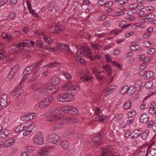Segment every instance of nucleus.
<instances>
[{
    "mask_svg": "<svg viewBox=\"0 0 156 156\" xmlns=\"http://www.w3.org/2000/svg\"><path fill=\"white\" fill-rule=\"evenodd\" d=\"M7 96L6 94H3L0 98V110L4 107H6L5 105L7 103Z\"/></svg>",
    "mask_w": 156,
    "mask_h": 156,
    "instance_id": "4468645a",
    "label": "nucleus"
},
{
    "mask_svg": "<svg viewBox=\"0 0 156 156\" xmlns=\"http://www.w3.org/2000/svg\"><path fill=\"white\" fill-rule=\"evenodd\" d=\"M43 133L40 132L37 133L34 136L33 142L37 145H41L44 142Z\"/></svg>",
    "mask_w": 156,
    "mask_h": 156,
    "instance_id": "6e6552de",
    "label": "nucleus"
},
{
    "mask_svg": "<svg viewBox=\"0 0 156 156\" xmlns=\"http://www.w3.org/2000/svg\"><path fill=\"white\" fill-rule=\"evenodd\" d=\"M105 58L106 60V62H111V56L107 54L105 55Z\"/></svg>",
    "mask_w": 156,
    "mask_h": 156,
    "instance_id": "338daca9",
    "label": "nucleus"
},
{
    "mask_svg": "<svg viewBox=\"0 0 156 156\" xmlns=\"http://www.w3.org/2000/svg\"><path fill=\"white\" fill-rule=\"evenodd\" d=\"M154 74V72L153 71H150L147 72L146 74V78L148 79L152 76Z\"/></svg>",
    "mask_w": 156,
    "mask_h": 156,
    "instance_id": "5fc2aeb1",
    "label": "nucleus"
},
{
    "mask_svg": "<svg viewBox=\"0 0 156 156\" xmlns=\"http://www.w3.org/2000/svg\"><path fill=\"white\" fill-rule=\"evenodd\" d=\"M30 120L33 119L36 117V115L35 113H29L28 114Z\"/></svg>",
    "mask_w": 156,
    "mask_h": 156,
    "instance_id": "6e6d98bb",
    "label": "nucleus"
},
{
    "mask_svg": "<svg viewBox=\"0 0 156 156\" xmlns=\"http://www.w3.org/2000/svg\"><path fill=\"white\" fill-rule=\"evenodd\" d=\"M15 73L12 71L11 70L10 73H9L8 74L7 77L9 79H11L14 76Z\"/></svg>",
    "mask_w": 156,
    "mask_h": 156,
    "instance_id": "052dcab7",
    "label": "nucleus"
},
{
    "mask_svg": "<svg viewBox=\"0 0 156 156\" xmlns=\"http://www.w3.org/2000/svg\"><path fill=\"white\" fill-rule=\"evenodd\" d=\"M155 53V49L154 48H151L147 51V53L148 54L152 55Z\"/></svg>",
    "mask_w": 156,
    "mask_h": 156,
    "instance_id": "e2e57ef3",
    "label": "nucleus"
},
{
    "mask_svg": "<svg viewBox=\"0 0 156 156\" xmlns=\"http://www.w3.org/2000/svg\"><path fill=\"white\" fill-rule=\"evenodd\" d=\"M142 83V81L141 80H138L136 81L134 83L135 86L134 87H139L140 86Z\"/></svg>",
    "mask_w": 156,
    "mask_h": 156,
    "instance_id": "de8ad7c7",
    "label": "nucleus"
},
{
    "mask_svg": "<svg viewBox=\"0 0 156 156\" xmlns=\"http://www.w3.org/2000/svg\"><path fill=\"white\" fill-rule=\"evenodd\" d=\"M102 68L104 69L106 71L107 75L108 76H110L111 75L112 71L111 69V66H110L108 64H107L105 66H103L102 67Z\"/></svg>",
    "mask_w": 156,
    "mask_h": 156,
    "instance_id": "c85d7f7f",
    "label": "nucleus"
},
{
    "mask_svg": "<svg viewBox=\"0 0 156 156\" xmlns=\"http://www.w3.org/2000/svg\"><path fill=\"white\" fill-rule=\"evenodd\" d=\"M106 17L107 16L106 15H102L98 17V20L99 21H103L105 20Z\"/></svg>",
    "mask_w": 156,
    "mask_h": 156,
    "instance_id": "0e129e2a",
    "label": "nucleus"
},
{
    "mask_svg": "<svg viewBox=\"0 0 156 156\" xmlns=\"http://www.w3.org/2000/svg\"><path fill=\"white\" fill-rule=\"evenodd\" d=\"M148 154V151H141L139 152L137 154V156H147Z\"/></svg>",
    "mask_w": 156,
    "mask_h": 156,
    "instance_id": "79ce46f5",
    "label": "nucleus"
},
{
    "mask_svg": "<svg viewBox=\"0 0 156 156\" xmlns=\"http://www.w3.org/2000/svg\"><path fill=\"white\" fill-rule=\"evenodd\" d=\"M153 83L151 81H148L145 85L146 88H149L151 87Z\"/></svg>",
    "mask_w": 156,
    "mask_h": 156,
    "instance_id": "680f3d73",
    "label": "nucleus"
},
{
    "mask_svg": "<svg viewBox=\"0 0 156 156\" xmlns=\"http://www.w3.org/2000/svg\"><path fill=\"white\" fill-rule=\"evenodd\" d=\"M62 90L65 91H69L73 94H77L80 90V87L78 85L73 86L70 82L65 83L62 88Z\"/></svg>",
    "mask_w": 156,
    "mask_h": 156,
    "instance_id": "f03ea898",
    "label": "nucleus"
},
{
    "mask_svg": "<svg viewBox=\"0 0 156 156\" xmlns=\"http://www.w3.org/2000/svg\"><path fill=\"white\" fill-rule=\"evenodd\" d=\"M54 99L53 97H50L42 100L39 103V107L43 108L47 107L52 102Z\"/></svg>",
    "mask_w": 156,
    "mask_h": 156,
    "instance_id": "1a4fd4ad",
    "label": "nucleus"
},
{
    "mask_svg": "<svg viewBox=\"0 0 156 156\" xmlns=\"http://www.w3.org/2000/svg\"><path fill=\"white\" fill-rule=\"evenodd\" d=\"M10 134V133L9 130L4 129L0 132V139H3L6 138Z\"/></svg>",
    "mask_w": 156,
    "mask_h": 156,
    "instance_id": "b1692460",
    "label": "nucleus"
},
{
    "mask_svg": "<svg viewBox=\"0 0 156 156\" xmlns=\"http://www.w3.org/2000/svg\"><path fill=\"white\" fill-rule=\"evenodd\" d=\"M90 73L89 71H86L84 73V76L80 78V80L84 82H89L91 81L92 79V77L91 76L88 75Z\"/></svg>",
    "mask_w": 156,
    "mask_h": 156,
    "instance_id": "6ab92c4d",
    "label": "nucleus"
},
{
    "mask_svg": "<svg viewBox=\"0 0 156 156\" xmlns=\"http://www.w3.org/2000/svg\"><path fill=\"white\" fill-rule=\"evenodd\" d=\"M136 90V88L134 86H131L129 87H128L127 94L129 95H131L133 94Z\"/></svg>",
    "mask_w": 156,
    "mask_h": 156,
    "instance_id": "7c9ffc66",
    "label": "nucleus"
},
{
    "mask_svg": "<svg viewBox=\"0 0 156 156\" xmlns=\"http://www.w3.org/2000/svg\"><path fill=\"white\" fill-rule=\"evenodd\" d=\"M147 126L148 128H151L154 132H156V122L150 121L148 123Z\"/></svg>",
    "mask_w": 156,
    "mask_h": 156,
    "instance_id": "c756f323",
    "label": "nucleus"
},
{
    "mask_svg": "<svg viewBox=\"0 0 156 156\" xmlns=\"http://www.w3.org/2000/svg\"><path fill=\"white\" fill-rule=\"evenodd\" d=\"M36 43L37 45L41 48H43L46 50H48L50 51H53L54 49L53 48L50 47L48 44V45H44L43 44V42L40 40H37L36 41Z\"/></svg>",
    "mask_w": 156,
    "mask_h": 156,
    "instance_id": "dca6fc26",
    "label": "nucleus"
},
{
    "mask_svg": "<svg viewBox=\"0 0 156 156\" xmlns=\"http://www.w3.org/2000/svg\"><path fill=\"white\" fill-rule=\"evenodd\" d=\"M76 119H74V118L72 117H67L66 119V121L69 123L76 122Z\"/></svg>",
    "mask_w": 156,
    "mask_h": 156,
    "instance_id": "49530a36",
    "label": "nucleus"
},
{
    "mask_svg": "<svg viewBox=\"0 0 156 156\" xmlns=\"http://www.w3.org/2000/svg\"><path fill=\"white\" fill-rule=\"evenodd\" d=\"M93 72L95 76H97L101 74V72L99 71L98 69L97 68H94L93 69Z\"/></svg>",
    "mask_w": 156,
    "mask_h": 156,
    "instance_id": "603ef678",
    "label": "nucleus"
},
{
    "mask_svg": "<svg viewBox=\"0 0 156 156\" xmlns=\"http://www.w3.org/2000/svg\"><path fill=\"white\" fill-rule=\"evenodd\" d=\"M28 11H29L30 13L35 17H38V15L33 10L32 7L30 8V9H28Z\"/></svg>",
    "mask_w": 156,
    "mask_h": 156,
    "instance_id": "3c124183",
    "label": "nucleus"
},
{
    "mask_svg": "<svg viewBox=\"0 0 156 156\" xmlns=\"http://www.w3.org/2000/svg\"><path fill=\"white\" fill-rule=\"evenodd\" d=\"M33 126L27 125L24 126L23 125H19L15 129V132L16 133H20L23 131V135L26 136L28 135L33 129Z\"/></svg>",
    "mask_w": 156,
    "mask_h": 156,
    "instance_id": "f257e3e1",
    "label": "nucleus"
},
{
    "mask_svg": "<svg viewBox=\"0 0 156 156\" xmlns=\"http://www.w3.org/2000/svg\"><path fill=\"white\" fill-rule=\"evenodd\" d=\"M84 49V54L87 53L88 55V57L90 60L94 61L95 60L99 59L100 58V55L98 54H95V55H92L91 50L90 48L85 47Z\"/></svg>",
    "mask_w": 156,
    "mask_h": 156,
    "instance_id": "9b49d317",
    "label": "nucleus"
},
{
    "mask_svg": "<svg viewBox=\"0 0 156 156\" xmlns=\"http://www.w3.org/2000/svg\"><path fill=\"white\" fill-rule=\"evenodd\" d=\"M50 82L55 85L58 84L59 82V79L57 76H53L51 80H50Z\"/></svg>",
    "mask_w": 156,
    "mask_h": 156,
    "instance_id": "c9c22d12",
    "label": "nucleus"
},
{
    "mask_svg": "<svg viewBox=\"0 0 156 156\" xmlns=\"http://www.w3.org/2000/svg\"><path fill=\"white\" fill-rule=\"evenodd\" d=\"M55 5V2L53 1L51 2L48 5V9L49 10H53L54 8Z\"/></svg>",
    "mask_w": 156,
    "mask_h": 156,
    "instance_id": "c03bdc74",
    "label": "nucleus"
},
{
    "mask_svg": "<svg viewBox=\"0 0 156 156\" xmlns=\"http://www.w3.org/2000/svg\"><path fill=\"white\" fill-rule=\"evenodd\" d=\"M40 63V62H35L32 65L29 66L30 68H31V69L33 70V71L35 72V70L36 69V68L37 66H39V64Z\"/></svg>",
    "mask_w": 156,
    "mask_h": 156,
    "instance_id": "a19ab883",
    "label": "nucleus"
},
{
    "mask_svg": "<svg viewBox=\"0 0 156 156\" xmlns=\"http://www.w3.org/2000/svg\"><path fill=\"white\" fill-rule=\"evenodd\" d=\"M50 150V148L49 147H44L41 149H40L38 151V154H47V153Z\"/></svg>",
    "mask_w": 156,
    "mask_h": 156,
    "instance_id": "393cba45",
    "label": "nucleus"
},
{
    "mask_svg": "<svg viewBox=\"0 0 156 156\" xmlns=\"http://www.w3.org/2000/svg\"><path fill=\"white\" fill-rule=\"evenodd\" d=\"M23 92V90L20 87L15 88L10 93L13 98H16L19 97L20 94H22Z\"/></svg>",
    "mask_w": 156,
    "mask_h": 156,
    "instance_id": "ddd939ff",
    "label": "nucleus"
},
{
    "mask_svg": "<svg viewBox=\"0 0 156 156\" xmlns=\"http://www.w3.org/2000/svg\"><path fill=\"white\" fill-rule=\"evenodd\" d=\"M16 15V13L14 12H11L9 15V17L7 19V20L8 21L10 20L15 17Z\"/></svg>",
    "mask_w": 156,
    "mask_h": 156,
    "instance_id": "8fccbe9b",
    "label": "nucleus"
},
{
    "mask_svg": "<svg viewBox=\"0 0 156 156\" xmlns=\"http://www.w3.org/2000/svg\"><path fill=\"white\" fill-rule=\"evenodd\" d=\"M138 6V4L137 3H133L131 4L129 6V8L130 9L137 8Z\"/></svg>",
    "mask_w": 156,
    "mask_h": 156,
    "instance_id": "69168bd1",
    "label": "nucleus"
},
{
    "mask_svg": "<svg viewBox=\"0 0 156 156\" xmlns=\"http://www.w3.org/2000/svg\"><path fill=\"white\" fill-rule=\"evenodd\" d=\"M44 84L43 83H37L33 84L31 88L34 91L39 90L44 87Z\"/></svg>",
    "mask_w": 156,
    "mask_h": 156,
    "instance_id": "a211bd4d",
    "label": "nucleus"
},
{
    "mask_svg": "<svg viewBox=\"0 0 156 156\" xmlns=\"http://www.w3.org/2000/svg\"><path fill=\"white\" fill-rule=\"evenodd\" d=\"M21 120L23 121H27L29 120L30 119L29 118L28 114L25 115L23 116H22L21 118Z\"/></svg>",
    "mask_w": 156,
    "mask_h": 156,
    "instance_id": "13d9d810",
    "label": "nucleus"
},
{
    "mask_svg": "<svg viewBox=\"0 0 156 156\" xmlns=\"http://www.w3.org/2000/svg\"><path fill=\"white\" fill-rule=\"evenodd\" d=\"M152 146L151 145L148 147V151H150V154L152 156H156V149L152 148Z\"/></svg>",
    "mask_w": 156,
    "mask_h": 156,
    "instance_id": "2f4dec72",
    "label": "nucleus"
},
{
    "mask_svg": "<svg viewBox=\"0 0 156 156\" xmlns=\"http://www.w3.org/2000/svg\"><path fill=\"white\" fill-rule=\"evenodd\" d=\"M149 118V116L147 114H143L140 117V121L142 123H146L148 120Z\"/></svg>",
    "mask_w": 156,
    "mask_h": 156,
    "instance_id": "cd10ccee",
    "label": "nucleus"
},
{
    "mask_svg": "<svg viewBox=\"0 0 156 156\" xmlns=\"http://www.w3.org/2000/svg\"><path fill=\"white\" fill-rule=\"evenodd\" d=\"M115 86L114 85L110 87L109 89H107L104 90L101 94L103 96H106L110 93L112 91L113 89L115 88Z\"/></svg>",
    "mask_w": 156,
    "mask_h": 156,
    "instance_id": "bb28decb",
    "label": "nucleus"
},
{
    "mask_svg": "<svg viewBox=\"0 0 156 156\" xmlns=\"http://www.w3.org/2000/svg\"><path fill=\"white\" fill-rule=\"evenodd\" d=\"M47 140L53 144H61V138L60 136L55 133H51L47 136Z\"/></svg>",
    "mask_w": 156,
    "mask_h": 156,
    "instance_id": "423d86ee",
    "label": "nucleus"
},
{
    "mask_svg": "<svg viewBox=\"0 0 156 156\" xmlns=\"http://www.w3.org/2000/svg\"><path fill=\"white\" fill-rule=\"evenodd\" d=\"M62 145V147L66 150H67L69 147V143L66 140L62 141L61 139V144L58 145Z\"/></svg>",
    "mask_w": 156,
    "mask_h": 156,
    "instance_id": "72a5a7b5",
    "label": "nucleus"
},
{
    "mask_svg": "<svg viewBox=\"0 0 156 156\" xmlns=\"http://www.w3.org/2000/svg\"><path fill=\"white\" fill-rule=\"evenodd\" d=\"M63 122L60 121L59 122L57 123L53 126V128L54 129H58L62 128L63 126Z\"/></svg>",
    "mask_w": 156,
    "mask_h": 156,
    "instance_id": "e433bc0d",
    "label": "nucleus"
},
{
    "mask_svg": "<svg viewBox=\"0 0 156 156\" xmlns=\"http://www.w3.org/2000/svg\"><path fill=\"white\" fill-rule=\"evenodd\" d=\"M59 47L66 50L69 54L72 55L73 53L69 48V46L67 44L64 43H59L58 44Z\"/></svg>",
    "mask_w": 156,
    "mask_h": 156,
    "instance_id": "412c9836",
    "label": "nucleus"
},
{
    "mask_svg": "<svg viewBox=\"0 0 156 156\" xmlns=\"http://www.w3.org/2000/svg\"><path fill=\"white\" fill-rule=\"evenodd\" d=\"M36 34L39 36H42L45 42L48 43H50L51 42L52 40L51 37L45 35L43 32L37 31L36 32Z\"/></svg>",
    "mask_w": 156,
    "mask_h": 156,
    "instance_id": "2eb2a0df",
    "label": "nucleus"
},
{
    "mask_svg": "<svg viewBox=\"0 0 156 156\" xmlns=\"http://www.w3.org/2000/svg\"><path fill=\"white\" fill-rule=\"evenodd\" d=\"M140 59L144 62L147 63L149 62L150 59L149 58L146 57L144 55H142L140 57Z\"/></svg>",
    "mask_w": 156,
    "mask_h": 156,
    "instance_id": "4c0bfd02",
    "label": "nucleus"
},
{
    "mask_svg": "<svg viewBox=\"0 0 156 156\" xmlns=\"http://www.w3.org/2000/svg\"><path fill=\"white\" fill-rule=\"evenodd\" d=\"M131 105V103L130 100H127L124 105V108L125 109H129Z\"/></svg>",
    "mask_w": 156,
    "mask_h": 156,
    "instance_id": "58836bf2",
    "label": "nucleus"
},
{
    "mask_svg": "<svg viewBox=\"0 0 156 156\" xmlns=\"http://www.w3.org/2000/svg\"><path fill=\"white\" fill-rule=\"evenodd\" d=\"M58 64L59 63L54 62L48 64L47 66L48 67H50L51 68H54L55 66H58Z\"/></svg>",
    "mask_w": 156,
    "mask_h": 156,
    "instance_id": "864d4df0",
    "label": "nucleus"
},
{
    "mask_svg": "<svg viewBox=\"0 0 156 156\" xmlns=\"http://www.w3.org/2000/svg\"><path fill=\"white\" fill-rule=\"evenodd\" d=\"M142 129H141L135 130L130 134V136L132 139L134 138H137L140 136L141 133Z\"/></svg>",
    "mask_w": 156,
    "mask_h": 156,
    "instance_id": "4be33fe9",
    "label": "nucleus"
},
{
    "mask_svg": "<svg viewBox=\"0 0 156 156\" xmlns=\"http://www.w3.org/2000/svg\"><path fill=\"white\" fill-rule=\"evenodd\" d=\"M102 132H100L98 135H96L91 140L90 144L91 145L98 146L102 141Z\"/></svg>",
    "mask_w": 156,
    "mask_h": 156,
    "instance_id": "0eeeda50",
    "label": "nucleus"
},
{
    "mask_svg": "<svg viewBox=\"0 0 156 156\" xmlns=\"http://www.w3.org/2000/svg\"><path fill=\"white\" fill-rule=\"evenodd\" d=\"M34 42L30 40H25L16 44V48L20 50H23L26 46L30 48L33 46Z\"/></svg>",
    "mask_w": 156,
    "mask_h": 156,
    "instance_id": "39448f33",
    "label": "nucleus"
},
{
    "mask_svg": "<svg viewBox=\"0 0 156 156\" xmlns=\"http://www.w3.org/2000/svg\"><path fill=\"white\" fill-rule=\"evenodd\" d=\"M148 130L147 131V132H146V131H145V132H144L142 134V138L143 139V140H146L148 136Z\"/></svg>",
    "mask_w": 156,
    "mask_h": 156,
    "instance_id": "bf43d9fd",
    "label": "nucleus"
},
{
    "mask_svg": "<svg viewBox=\"0 0 156 156\" xmlns=\"http://www.w3.org/2000/svg\"><path fill=\"white\" fill-rule=\"evenodd\" d=\"M52 112L50 115L47 117V120L49 122H53L59 120L62 117L63 115L60 112L55 110L52 109L51 111Z\"/></svg>",
    "mask_w": 156,
    "mask_h": 156,
    "instance_id": "7ed1b4c3",
    "label": "nucleus"
},
{
    "mask_svg": "<svg viewBox=\"0 0 156 156\" xmlns=\"http://www.w3.org/2000/svg\"><path fill=\"white\" fill-rule=\"evenodd\" d=\"M64 30L65 28L62 26H55L51 27L50 31L52 33H58L60 31H63Z\"/></svg>",
    "mask_w": 156,
    "mask_h": 156,
    "instance_id": "f3484780",
    "label": "nucleus"
},
{
    "mask_svg": "<svg viewBox=\"0 0 156 156\" xmlns=\"http://www.w3.org/2000/svg\"><path fill=\"white\" fill-rule=\"evenodd\" d=\"M62 74L68 80H69L72 78V76L67 72H63L62 73Z\"/></svg>",
    "mask_w": 156,
    "mask_h": 156,
    "instance_id": "a18cd8bd",
    "label": "nucleus"
},
{
    "mask_svg": "<svg viewBox=\"0 0 156 156\" xmlns=\"http://www.w3.org/2000/svg\"><path fill=\"white\" fill-rule=\"evenodd\" d=\"M112 150V148L110 146L102 148L101 156H119L117 155H113Z\"/></svg>",
    "mask_w": 156,
    "mask_h": 156,
    "instance_id": "f8f14e48",
    "label": "nucleus"
},
{
    "mask_svg": "<svg viewBox=\"0 0 156 156\" xmlns=\"http://www.w3.org/2000/svg\"><path fill=\"white\" fill-rule=\"evenodd\" d=\"M136 114V112L135 110H133L128 113V116L129 117H131L134 116Z\"/></svg>",
    "mask_w": 156,
    "mask_h": 156,
    "instance_id": "4d7b16f0",
    "label": "nucleus"
},
{
    "mask_svg": "<svg viewBox=\"0 0 156 156\" xmlns=\"http://www.w3.org/2000/svg\"><path fill=\"white\" fill-rule=\"evenodd\" d=\"M15 140L13 138H10L5 140L4 143V146L5 147H9L13 145Z\"/></svg>",
    "mask_w": 156,
    "mask_h": 156,
    "instance_id": "a878e982",
    "label": "nucleus"
},
{
    "mask_svg": "<svg viewBox=\"0 0 156 156\" xmlns=\"http://www.w3.org/2000/svg\"><path fill=\"white\" fill-rule=\"evenodd\" d=\"M73 95L68 93L60 94L57 96V100L62 102H70L73 101Z\"/></svg>",
    "mask_w": 156,
    "mask_h": 156,
    "instance_id": "20e7f679",
    "label": "nucleus"
},
{
    "mask_svg": "<svg viewBox=\"0 0 156 156\" xmlns=\"http://www.w3.org/2000/svg\"><path fill=\"white\" fill-rule=\"evenodd\" d=\"M144 16L146 19H152L155 17L154 14L152 13H150L145 15Z\"/></svg>",
    "mask_w": 156,
    "mask_h": 156,
    "instance_id": "37998d69",
    "label": "nucleus"
},
{
    "mask_svg": "<svg viewBox=\"0 0 156 156\" xmlns=\"http://www.w3.org/2000/svg\"><path fill=\"white\" fill-rule=\"evenodd\" d=\"M84 48H80L77 49V55L80 54H84Z\"/></svg>",
    "mask_w": 156,
    "mask_h": 156,
    "instance_id": "09e8293b",
    "label": "nucleus"
},
{
    "mask_svg": "<svg viewBox=\"0 0 156 156\" xmlns=\"http://www.w3.org/2000/svg\"><path fill=\"white\" fill-rule=\"evenodd\" d=\"M2 36L8 42L12 41L14 39V37L11 34L3 33Z\"/></svg>",
    "mask_w": 156,
    "mask_h": 156,
    "instance_id": "5701e85b",
    "label": "nucleus"
},
{
    "mask_svg": "<svg viewBox=\"0 0 156 156\" xmlns=\"http://www.w3.org/2000/svg\"><path fill=\"white\" fill-rule=\"evenodd\" d=\"M74 132V129L73 128H70L68 129L67 130L68 135L70 136L72 135Z\"/></svg>",
    "mask_w": 156,
    "mask_h": 156,
    "instance_id": "774afa93",
    "label": "nucleus"
},
{
    "mask_svg": "<svg viewBox=\"0 0 156 156\" xmlns=\"http://www.w3.org/2000/svg\"><path fill=\"white\" fill-rule=\"evenodd\" d=\"M91 47L93 49L98 50L101 47V46L98 44L93 43L91 44Z\"/></svg>",
    "mask_w": 156,
    "mask_h": 156,
    "instance_id": "ea45409f",
    "label": "nucleus"
},
{
    "mask_svg": "<svg viewBox=\"0 0 156 156\" xmlns=\"http://www.w3.org/2000/svg\"><path fill=\"white\" fill-rule=\"evenodd\" d=\"M106 118L105 116L100 115L96 117L95 118V120L96 121L103 122H104Z\"/></svg>",
    "mask_w": 156,
    "mask_h": 156,
    "instance_id": "473e14b6",
    "label": "nucleus"
},
{
    "mask_svg": "<svg viewBox=\"0 0 156 156\" xmlns=\"http://www.w3.org/2000/svg\"><path fill=\"white\" fill-rule=\"evenodd\" d=\"M58 89V87L57 86H53L48 87L46 89V92L50 94H52L57 92Z\"/></svg>",
    "mask_w": 156,
    "mask_h": 156,
    "instance_id": "aec40b11",
    "label": "nucleus"
},
{
    "mask_svg": "<svg viewBox=\"0 0 156 156\" xmlns=\"http://www.w3.org/2000/svg\"><path fill=\"white\" fill-rule=\"evenodd\" d=\"M62 111L69 114L75 115L78 113L77 109L72 106H66L62 108Z\"/></svg>",
    "mask_w": 156,
    "mask_h": 156,
    "instance_id": "9d476101",
    "label": "nucleus"
},
{
    "mask_svg": "<svg viewBox=\"0 0 156 156\" xmlns=\"http://www.w3.org/2000/svg\"><path fill=\"white\" fill-rule=\"evenodd\" d=\"M32 73H34L33 70L29 67H27L23 71V73L24 75H29Z\"/></svg>",
    "mask_w": 156,
    "mask_h": 156,
    "instance_id": "f704fd0d",
    "label": "nucleus"
}]
</instances>
